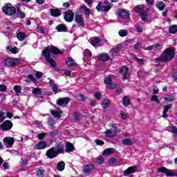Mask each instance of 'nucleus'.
I'll return each mask as SVG.
<instances>
[{
	"mask_svg": "<svg viewBox=\"0 0 177 177\" xmlns=\"http://www.w3.org/2000/svg\"><path fill=\"white\" fill-rule=\"evenodd\" d=\"M50 52L53 55H63V51L59 50L56 46H52L50 48L46 47L45 49L42 50V55L44 57V59L47 63L50 64L51 67H56V62L52 57H50Z\"/></svg>",
	"mask_w": 177,
	"mask_h": 177,
	"instance_id": "1",
	"label": "nucleus"
},
{
	"mask_svg": "<svg viewBox=\"0 0 177 177\" xmlns=\"http://www.w3.org/2000/svg\"><path fill=\"white\" fill-rule=\"evenodd\" d=\"M175 57V48L170 47L166 48L162 55L159 56V57L156 58L154 59L155 63H168V62H171L172 59Z\"/></svg>",
	"mask_w": 177,
	"mask_h": 177,
	"instance_id": "2",
	"label": "nucleus"
},
{
	"mask_svg": "<svg viewBox=\"0 0 177 177\" xmlns=\"http://www.w3.org/2000/svg\"><path fill=\"white\" fill-rule=\"evenodd\" d=\"M109 127H111L112 129H107L105 131V136L106 138H114V136H117V133H118V132H121V130L117 127V124L115 123H111Z\"/></svg>",
	"mask_w": 177,
	"mask_h": 177,
	"instance_id": "3",
	"label": "nucleus"
},
{
	"mask_svg": "<svg viewBox=\"0 0 177 177\" xmlns=\"http://www.w3.org/2000/svg\"><path fill=\"white\" fill-rule=\"evenodd\" d=\"M2 12L7 16H13V15L16 14V8L12 6L10 3H6L2 8Z\"/></svg>",
	"mask_w": 177,
	"mask_h": 177,
	"instance_id": "4",
	"label": "nucleus"
},
{
	"mask_svg": "<svg viewBox=\"0 0 177 177\" xmlns=\"http://www.w3.org/2000/svg\"><path fill=\"white\" fill-rule=\"evenodd\" d=\"M13 128V123L10 122V120H6L3 122V124H0V129L1 131H10Z\"/></svg>",
	"mask_w": 177,
	"mask_h": 177,
	"instance_id": "5",
	"label": "nucleus"
},
{
	"mask_svg": "<svg viewBox=\"0 0 177 177\" xmlns=\"http://www.w3.org/2000/svg\"><path fill=\"white\" fill-rule=\"evenodd\" d=\"M64 19L65 21H67L68 23H71V21H73V20L74 19V12H73L71 10L64 12Z\"/></svg>",
	"mask_w": 177,
	"mask_h": 177,
	"instance_id": "6",
	"label": "nucleus"
},
{
	"mask_svg": "<svg viewBox=\"0 0 177 177\" xmlns=\"http://www.w3.org/2000/svg\"><path fill=\"white\" fill-rule=\"evenodd\" d=\"M19 63V59L17 58H7L4 61L6 66L8 67H15Z\"/></svg>",
	"mask_w": 177,
	"mask_h": 177,
	"instance_id": "7",
	"label": "nucleus"
},
{
	"mask_svg": "<svg viewBox=\"0 0 177 177\" xmlns=\"http://www.w3.org/2000/svg\"><path fill=\"white\" fill-rule=\"evenodd\" d=\"M3 143L7 149H10L13 147V144L15 143V138L12 137H6L3 138Z\"/></svg>",
	"mask_w": 177,
	"mask_h": 177,
	"instance_id": "8",
	"label": "nucleus"
},
{
	"mask_svg": "<svg viewBox=\"0 0 177 177\" xmlns=\"http://www.w3.org/2000/svg\"><path fill=\"white\" fill-rule=\"evenodd\" d=\"M46 156L48 157V158H55V157H57V152H56L55 148L51 147L46 151Z\"/></svg>",
	"mask_w": 177,
	"mask_h": 177,
	"instance_id": "9",
	"label": "nucleus"
},
{
	"mask_svg": "<svg viewBox=\"0 0 177 177\" xmlns=\"http://www.w3.org/2000/svg\"><path fill=\"white\" fill-rule=\"evenodd\" d=\"M158 172L165 174L166 176H174L172 170H169L165 167H162L158 169Z\"/></svg>",
	"mask_w": 177,
	"mask_h": 177,
	"instance_id": "10",
	"label": "nucleus"
},
{
	"mask_svg": "<svg viewBox=\"0 0 177 177\" xmlns=\"http://www.w3.org/2000/svg\"><path fill=\"white\" fill-rule=\"evenodd\" d=\"M118 15L121 19H124L126 21H129V13L125 10H120Z\"/></svg>",
	"mask_w": 177,
	"mask_h": 177,
	"instance_id": "11",
	"label": "nucleus"
},
{
	"mask_svg": "<svg viewBox=\"0 0 177 177\" xmlns=\"http://www.w3.org/2000/svg\"><path fill=\"white\" fill-rule=\"evenodd\" d=\"M68 103H70V98L68 97L59 98L57 100V104H58V106H61V107H63V106H67Z\"/></svg>",
	"mask_w": 177,
	"mask_h": 177,
	"instance_id": "12",
	"label": "nucleus"
},
{
	"mask_svg": "<svg viewBox=\"0 0 177 177\" xmlns=\"http://www.w3.org/2000/svg\"><path fill=\"white\" fill-rule=\"evenodd\" d=\"M50 15L53 17H59V16H62V11L59 8H51L50 9Z\"/></svg>",
	"mask_w": 177,
	"mask_h": 177,
	"instance_id": "13",
	"label": "nucleus"
},
{
	"mask_svg": "<svg viewBox=\"0 0 177 177\" xmlns=\"http://www.w3.org/2000/svg\"><path fill=\"white\" fill-rule=\"evenodd\" d=\"M96 9L98 12H109V10L111 9V6H102V3H99L96 7Z\"/></svg>",
	"mask_w": 177,
	"mask_h": 177,
	"instance_id": "14",
	"label": "nucleus"
},
{
	"mask_svg": "<svg viewBox=\"0 0 177 177\" xmlns=\"http://www.w3.org/2000/svg\"><path fill=\"white\" fill-rule=\"evenodd\" d=\"M135 172H136V167L132 166V167H129L128 169L124 170L123 171V174L124 176H129L131 174H135Z\"/></svg>",
	"mask_w": 177,
	"mask_h": 177,
	"instance_id": "15",
	"label": "nucleus"
},
{
	"mask_svg": "<svg viewBox=\"0 0 177 177\" xmlns=\"http://www.w3.org/2000/svg\"><path fill=\"white\" fill-rule=\"evenodd\" d=\"M161 49H162V45L156 44L147 47L145 50H161Z\"/></svg>",
	"mask_w": 177,
	"mask_h": 177,
	"instance_id": "16",
	"label": "nucleus"
},
{
	"mask_svg": "<svg viewBox=\"0 0 177 177\" xmlns=\"http://www.w3.org/2000/svg\"><path fill=\"white\" fill-rule=\"evenodd\" d=\"M46 142L45 141H40L37 144L35 145V149L36 150H44V149H46Z\"/></svg>",
	"mask_w": 177,
	"mask_h": 177,
	"instance_id": "17",
	"label": "nucleus"
},
{
	"mask_svg": "<svg viewBox=\"0 0 177 177\" xmlns=\"http://www.w3.org/2000/svg\"><path fill=\"white\" fill-rule=\"evenodd\" d=\"M75 20L76 23L79 24L81 27H84V26H85L84 20H82V15L76 14Z\"/></svg>",
	"mask_w": 177,
	"mask_h": 177,
	"instance_id": "18",
	"label": "nucleus"
},
{
	"mask_svg": "<svg viewBox=\"0 0 177 177\" xmlns=\"http://www.w3.org/2000/svg\"><path fill=\"white\" fill-rule=\"evenodd\" d=\"M171 109H172V104H168L163 106V112L162 115L163 118H167L168 114H167V113H168V111L171 110Z\"/></svg>",
	"mask_w": 177,
	"mask_h": 177,
	"instance_id": "19",
	"label": "nucleus"
},
{
	"mask_svg": "<svg viewBox=\"0 0 177 177\" xmlns=\"http://www.w3.org/2000/svg\"><path fill=\"white\" fill-rule=\"evenodd\" d=\"M95 168V166L93 165H86L84 167V174H91L92 171H93V169Z\"/></svg>",
	"mask_w": 177,
	"mask_h": 177,
	"instance_id": "20",
	"label": "nucleus"
},
{
	"mask_svg": "<svg viewBox=\"0 0 177 177\" xmlns=\"http://www.w3.org/2000/svg\"><path fill=\"white\" fill-rule=\"evenodd\" d=\"M129 68L127 66H123L120 69V73L124 75V80H128V77H129V74L128 73Z\"/></svg>",
	"mask_w": 177,
	"mask_h": 177,
	"instance_id": "21",
	"label": "nucleus"
},
{
	"mask_svg": "<svg viewBox=\"0 0 177 177\" xmlns=\"http://www.w3.org/2000/svg\"><path fill=\"white\" fill-rule=\"evenodd\" d=\"M80 12L84 13L86 16H89V15H91V10H89L86 6H82L80 7Z\"/></svg>",
	"mask_w": 177,
	"mask_h": 177,
	"instance_id": "22",
	"label": "nucleus"
},
{
	"mask_svg": "<svg viewBox=\"0 0 177 177\" xmlns=\"http://www.w3.org/2000/svg\"><path fill=\"white\" fill-rule=\"evenodd\" d=\"M63 111L60 109H56L55 111L50 110V113L53 115L55 118H60V114H62Z\"/></svg>",
	"mask_w": 177,
	"mask_h": 177,
	"instance_id": "23",
	"label": "nucleus"
},
{
	"mask_svg": "<svg viewBox=\"0 0 177 177\" xmlns=\"http://www.w3.org/2000/svg\"><path fill=\"white\" fill-rule=\"evenodd\" d=\"M27 37H28V35H27V34L22 32H19L17 34V37L19 41H24V39H26Z\"/></svg>",
	"mask_w": 177,
	"mask_h": 177,
	"instance_id": "24",
	"label": "nucleus"
},
{
	"mask_svg": "<svg viewBox=\"0 0 177 177\" xmlns=\"http://www.w3.org/2000/svg\"><path fill=\"white\" fill-rule=\"evenodd\" d=\"M56 30H57L59 32L67 31V26H66L65 24H62L56 26Z\"/></svg>",
	"mask_w": 177,
	"mask_h": 177,
	"instance_id": "25",
	"label": "nucleus"
},
{
	"mask_svg": "<svg viewBox=\"0 0 177 177\" xmlns=\"http://www.w3.org/2000/svg\"><path fill=\"white\" fill-rule=\"evenodd\" d=\"M6 49L8 52H11V53H13L14 55H16V53H19V49L17 47H13L12 46H7Z\"/></svg>",
	"mask_w": 177,
	"mask_h": 177,
	"instance_id": "26",
	"label": "nucleus"
},
{
	"mask_svg": "<svg viewBox=\"0 0 177 177\" xmlns=\"http://www.w3.org/2000/svg\"><path fill=\"white\" fill-rule=\"evenodd\" d=\"M100 38L99 37H95V38H92L91 39V45H93V46H99V44H100Z\"/></svg>",
	"mask_w": 177,
	"mask_h": 177,
	"instance_id": "27",
	"label": "nucleus"
},
{
	"mask_svg": "<svg viewBox=\"0 0 177 177\" xmlns=\"http://www.w3.org/2000/svg\"><path fill=\"white\" fill-rule=\"evenodd\" d=\"M55 151L57 153V154H62V153H64V147L63 145H57L55 147Z\"/></svg>",
	"mask_w": 177,
	"mask_h": 177,
	"instance_id": "28",
	"label": "nucleus"
},
{
	"mask_svg": "<svg viewBox=\"0 0 177 177\" xmlns=\"http://www.w3.org/2000/svg\"><path fill=\"white\" fill-rule=\"evenodd\" d=\"M66 167V163H64L63 161H60L57 164V169L58 171H64V168Z\"/></svg>",
	"mask_w": 177,
	"mask_h": 177,
	"instance_id": "29",
	"label": "nucleus"
},
{
	"mask_svg": "<svg viewBox=\"0 0 177 177\" xmlns=\"http://www.w3.org/2000/svg\"><path fill=\"white\" fill-rule=\"evenodd\" d=\"M145 8V6L143 4L138 5L136 6L133 10L134 12H136V13H142V10H143V8Z\"/></svg>",
	"mask_w": 177,
	"mask_h": 177,
	"instance_id": "30",
	"label": "nucleus"
},
{
	"mask_svg": "<svg viewBox=\"0 0 177 177\" xmlns=\"http://www.w3.org/2000/svg\"><path fill=\"white\" fill-rule=\"evenodd\" d=\"M122 143L124 146H132V145L133 144V140H132L129 138H127V139L122 140Z\"/></svg>",
	"mask_w": 177,
	"mask_h": 177,
	"instance_id": "31",
	"label": "nucleus"
},
{
	"mask_svg": "<svg viewBox=\"0 0 177 177\" xmlns=\"http://www.w3.org/2000/svg\"><path fill=\"white\" fill-rule=\"evenodd\" d=\"M156 6L159 10H163L165 8V3L162 1H158Z\"/></svg>",
	"mask_w": 177,
	"mask_h": 177,
	"instance_id": "32",
	"label": "nucleus"
},
{
	"mask_svg": "<svg viewBox=\"0 0 177 177\" xmlns=\"http://www.w3.org/2000/svg\"><path fill=\"white\" fill-rule=\"evenodd\" d=\"M66 63L67 66H69V67H71L73 66H77V63L72 58H68L66 59Z\"/></svg>",
	"mask_w": 177,
	"mask_h": 177,
	"instance_id": "33",
	"label": "nucleus"
},
{
	"mask_svg": "<svg viewBox=\"0 0 177 177\" xmlns=\"http://www.w3.org/2000/svg\"><path fill=\"white\" fill-rule=\"evenodd\" d=\"M122 103L124 107H127V106H129V104L131 103V100H129V97L128 96H124L122 98Z\"/></svg>",
	"mask_w": 177,
	"mask_h": 177,
	"instance_id": "34",
	"label": "nucleus"
},
{
	"mask_svg": "<svg viewBox=\"0 0 177 177\" xmlns=\"http://www.w3.org/2000/svg\"><path fill=\"white\" fill-rule=\"evenodd\" d=\"M13 90L15 92L16 96H19L21 93V86L19 85L14 86Z\"/></svg>",
	"mask_w": 177,
	"mask_h": 177,
	"instance_id": "35",
	"label": "nucleus"
},
{
	"mask_svg": "<svg viewBox=\"0 0 177 177\" xmlns=\"http://www.w3.org/2000/svg\"><path fill=\"white\" fill-rule=\"evenodd\" d=\"M48 124L50 126V129H56V127L55 126V124H56V122H55V120L50 118L48 119Z\"/></svg>",
	"mask_w": 177,
	"mask_h": 177,
	"instance_id": "36",
	"label": "nucleus"
},
{
	"mask_svg": "<svg viewBox=\"0 0 177 177\" xmlns=\"http://www.w3.org/2000/svg\"><path fill=\"white\" fill-rule=\"evenodd\" d=\"M74 151V145H73L71 142L66 143V153H70V151Z\"/></svg>",
	"mask_w": 177,
	"mask_h": 177,
	"instance_id": "37",
	"label": "nucleus"
},
{
	"mask_svg": "<svg viewBox=\"0 0 177 177\" xmlns=\"http://www.w3.org/2000/svg\"><path fill=\"white\" fill-rule=\"evenodd\" d=\"M114 153V149L113 148H108L106 149L103 152V156H110V154H113Z\"/></svg>",
	"mask_w": 177,
	"mask_h": 177,
	"instance_id": "38",
	"label": "nucleus"
},
{
	"mask_svg": "<svg viewBox=\"0 0 177 177\" xmlns=\"http://www.w3.org/2000/svg\"><path fill=\"white\" fill-rule=\"evenodd\" d=\"M99 60H102V62H106L109 60V55L107 54H100L98 55Z\"/></svg>",
	"mask_w": 177,
	"mask_h": 177,
	"instance_id": "39",
	"label": "nucleus"
},
{
	"mask_svg": "<svg viewBox=\"0 0 177 177\" xmlns=\"http://www.w3.org/2000/svg\"><path fill=\"white\" fill-rule=\"evenodd\" d=\"M177 32V26L172 25L169 28V34H176Z\"/></svg>",
	"mask_w": 177,
	"mask_h": 177,
	"instance_id": "40",
	"label": "nucleus"
},
{
	"mask_svg": "<svg viewBox=\"0 0 177 177\" xmlns=\"http://www.w3.org/2000/svg\"><path fill=\"white\" fill-rule=\"evenodd\" d=\"M140 16L142 21H147L149 19V14L147 12H141Z\"/></svg>",
	"mask_w": 177,
	"mask_h": 177,
	"instance_id": "41",
	"label": "nucleus"
},
{
	"mask_svg": "<svg viewBox=\"0 0 177 177\" xmlns=\"http://www.w3.org/2000/svg\"><path fill=\"white\" fill-rule=\"evenodd\" d=\"M133 48L136 52H139L140 49H142V43L140 41L137 42L136 44H134Z\"/></svg>",
	"mask_w": 177,
	"mask_h": 177,
	"instance_id": "42",
	"label": "nucleus"
},
{
	"mask_svg": "<svg viewBox=\"0 0 177 177\" xmlns=\"http://www.w3.org/2000/svg\"><path fill=\"white\" fill-rule=\"evenodd\" d=\"M120 37H124L128 35V30H120L118 32Z\"/></svg>",
	"mask_w": 177,
	"mask_h": 177,
	"instance_id": "43",
	"label": "nucleus"
},
{
	"mask_svg": "<svg viewBox=\"0 0 177 177\" xmlns=\"http://www.w3.org/2000/svg\"><path fill=\"white\" fill-rule=\"evenodd\" d=\"M170 132L174 134V136H176L177 135V128L176 126H171L170 127Z\"/></svg>",
	"mask_w": 177,
	"mask_h": 177,
	"instance_id": "44",
	"label": "nucleus"
},
{
	"mask_svg": "<svg viewBox=\"0 0 177 177\" xmlns=\"http://www.w3.org/2000/svg\"><path fill=\"white\" fill-rule=\"evenodd\" d=\"M110 104V101L109 100H104L102 101V106L103 109H106Z\"/></svg>",
	"mask_w": 177,
	"mask_h": 177,
	"instance_id": "45",
	"label": "nucleus"
},
{
	"mask_svg": "<svg viewBox=\"0 0 177 177\" xmlns=\"http://www.w3.org/2000/svg\"><path fill=\"white\" fill-rule=\"evenodd\" d=\"M46 135H48L47 133H41L40 134L37 135L36 138H37V139H39V140H42V139H44V138H45Z\"/></svg>",
	"mask_w": 177,
	"mask_h": 177,
	"instance_id": "46",
	"label": "nucleus"
},
{
	"mask_svg": "<svg viewBox=\"0 0 177 177\" xmlns=\"http://www.w3.org/2000/svg\"><path fill=\"white\" fill-rule=\"evenodd\" d=\"M58 134H59V131L58 130H54V131L49 133V136L51 138H55V136H56V135H58Z\"/></svg>",
	"mask_w": 177,
	"mask_h": 177,
	"instance_id": "47",
	"label": "nucleus"
},
{
	"mask_svg": "<svg viewBox=\"0 0 177 177\" xmlns=\"http://www.w3.org/2000/svg\"><path fill=\"white\" fill-rule=\"evenodd\" d=\"M151 102H156L158 104H160V100H158V97H157V95H153L151 97Z\"/></svg>",
	"mask_w": 177,
	"mask_h": 177,
	"instance_id": "48",
	"label": "nucleus"
},
{
	"mask_svg": "<svg viewBox=\"0 0 177 177\" xmlns=\"http://www.w3.org/2000/svg\"><path fill=\"white\" fill-rule=\"evenodd\" d=\"M32 93L34 95H41V88H35L32 91Z\"/></svg>",
	"mask_w": 177,
	"mask_h": 177,
	"instance_id": "49",
	"label": "nucleus"
},
{
	"mask_svg": "<svg viewBox=\"0 0 177 177\" xmlns=\"http://www.w3.org/2000/svg\"><path fill=\"white\" fill-rule=\"evenodd\" d=\"M51 88L55 93H57L59 92V86H57V84H53L51 86Z\"/></svg>",
	"mask_w": 177,
	"mask_h": 177,
	"instance_id": "50",
	"label": "nucleus"
},
{
	"mask_svg": "<svg viewBox=\"0 0 177 177\" xmlns=\"http://www.w3.org/2000/svg\"><path fill=\"white\" fill-rule=\"evenodd\" d=\"M104 81V84H106V85L109 86L110 84H111L113 80L110 77H105Z\"/></svg>",
	"mask_w": 177,
	"mask_h": 177,
	"instance_id": "51",
	"label": "nucleus"
},
{
	"mask_svg": "<svg viewBox=\"0 0 177 177\" xmlns=\"http://www.w3.org/2000/svg\"><path fill=\"white\" fill-rule=\"evenodd\" d=\"M84 56H86V57H91V56H92V53L91 52V50H89V49H86L84 50Z\"/></svg>",
	"mask_w": 177,
	"mask_h": 177,
	"instance_id": "52",
	"label": "nucleus"
},
{
	"mask_svg": "<svg viewBox=\"0 0 177 177\" xmlns=\"http://www.w3.org/2000/svg\"><path fill=\"white\" fill-rule=\"evenodd\" d=\"M104 162L103 156H98L97 158V164H103Z\"/></svg>",
	"mask_w": 177,
	"mask_h": 177,
	"instance_id": "53",
	"label": "nucleus"
},
{
	"mask_svg": "<svg viewBox=\"0 0 177 177\" xmlns=\"http://www.w3.org/2000/svg\"><path fill=\"white\" fill-rule=\"evenodd\" d=\"M37 176L43 177L45 175V171L44 170H38L37 171Z\"/></svg>",
	"mask_w": 177,
	"mask_h": 177,
	"instance_id": "54",
	"label": "nucleus"
},
{
	"mask_svg": "<svg viewBox=\"0 0 177 177\" xmlns=\"http://www.w3.org/2000/svg\"><path fill=\"white\" fill-rule=\"evenodd\" d=\"M95 142L97 146H103V145H104V142L99 139L95 140Z\"/></svg>",
	"mask_w": 177,
	"mask_h": 177,
	"instance_id": "55",
	"label": "nucleus"
},
{
	"mask_svg": "<svg viewBox=\"0 0 177 177\" xmlns=\"http://www.w3.org/2000/svg\"><path fill=\"white\" fill-rule=\"evenodd\" d=\"M94 97L98 100H100V99H102V94L100 93H95Z\"/></svg>",
	"mask_w": 177,
	"mask_h": 177,
	"instance_id": "56",
	"label": "nucleus"
},
{
	"mask_svg": "<svg viewBox=\"0 0 177 177\" xmlns=\"http://www.w3.org/2000/svg\"><path fill=\"white\" fill-rule=\"evenodd\" d=\"M146 72H145V69H140L138 72V75H139V77H143V75H145Z\"/></svg>",
	"mask_w": 177,
	"mask_h": 177,
	"instance_id": "57",
	"label": "nucleus"
},
{
	"mask_svg": "<svg viewBox=\"0 0 177 177\" xmlns=\"http://www.w3.org/2000/svg\"><path fill=\"white\" fill-rule=\"evenodd\" d=\"M165 102H174V100H175V97H174L172 96L170 97H165Z\"/></svg>",
	"mask_w": 177,
	"mask_h": 177,
	"instance_id": "58",
	"label": "nucleus"
},
{
	"mask_svg": "<svg viewBox=\"0 0 177 177\" xmlns=\"http://www.w3.org/2000/svg\"><path fill=\"white\" fill-rule=\"evenodd\" d=\"M6 91V86L5 84H0V92H5Z\"/></svg>",
	"mask_w": 177,
	"mask_h": 177,
	"instance_id": "59",
	"label": "nucleus"
},
{
	"mask_svg": "<svg viewBox=\"0 0 177 177\" xmlns=\"http://www.w3.org/2000/svg\"><path fill=\"white\" fill-rule=\"evenodd\" d=\"M80 117H81V114H80V113H78V112L75 113V120L76 121H78V120H80Z\"/></svg>",
	"mask_w": 177,
	"mask_h": 177,
	"instance_id": "60",
	"label": "nucleus"
},
{
	"mask_svg": "<svg viewBox=\"0 0 177 177\" xmlns=\"http://www.w3.org/2000/svg\"><path fill=\"white\" fill-rule=\"evenodd\" d=\"M5 112L0 111V118L1 119V122L5 120Z\"/></svg>",
	"mask_w": 177,
	"mask_h": 177,
	"instance_id": "61",
	"label": "nucleus"
},
{
	"mask_svg": "<svg viewBox=\"0 0 177 177\" xmlns=\"http://www.w3.org/2000/svg\"><path fill=\"white\" fill-rule=\"evenodd\" d=\"M28 78H29V80H30V81H32V82H35V83L37 82V80H35L34 76H32V75H28Z\"/></svg>",
	"mask_w": 177,
	"mask_h": 177,
	"instance_id": "62",
	"label": "nucleus"
},
{
	"mask_svg": "<svg viewBox=\"0 0 177 177\" xmlns=\"http://www.w3.org/2000/svg\"><path fill=\"white\" fill-rule=\"evenodd\" d=\"M18 17H19V19H24V17H26V13L24 12H21L18 13Z\"/></svg>",
	"mask_w": 177,
	"mask_h": 177,
	"instance_id": "63",
	"label": "nucleus"
},
{
	"mask_svg": "<svg viewBox=\"0 0 177 177\" xmlns=\"http://www.w3.org/2000/svg\"><path fill=\"white\" fill-rule=\"evenodd\" d=\"M36 77L39 79L42 78V72H37L36 73Z\"/></svg>",
	"mask_w": 177,
	"mask_h": 177,
	"instance_id": "64",
	"label": "nucleus"
}]
</instances>
